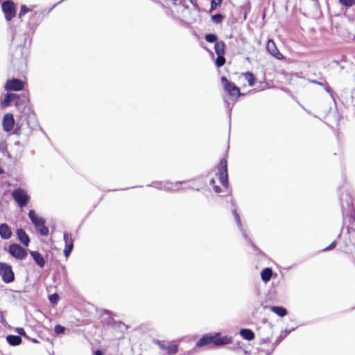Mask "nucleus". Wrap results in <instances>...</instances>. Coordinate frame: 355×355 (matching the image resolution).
Instances as JSON below:
<instances>
[{
    "mask_svg": "<svg viewBox=\"0 0 355 355\" xmlns=\"http://www.w3.org/2000/svg\"><path fill=\"white\" fill-rule=\"evenodd\" d=\"M231 339L227 336L221 337L220 334L214 335H205L196 343V346L201 347L214 343L216 345H223L230 343Z\"/></svg>",
    "mask_w": 355,
    "mask_h": 355,
    "instance_id": "1",
    "label": "nucleus"
},
{
    "mask_svg": "<svg viewBox=\"0 0 355 355\" xmlns=\"http://www.w3.org/2000/svg\"><path fill=\"white\" fill-rule=\"evenodd\" d=\"M11 196L19 207H26L31 198L27 191L22 188L13 190L11 193Z\"/></svg>",
    "mask_w": 355,
    "mask_h": 355,
    "instance_id": "2",
    "label": "nucleus"
},
{
    "mask_svg": "<svg viewBox=\"0 0 355 355\" xmlns=\"http://www.w3.org/2000/svg\"><path fill=\"white\" fill-rule=\"evenodd\" d=\"M0 275L3 282L6 284L11 283L15 279L12 267L6 263L0 262Z\"/></svg>",
    "mask_w": 355,
    "mask_h": 355,
    "instance_id": "3",
    "label": "nucleus"
},
{
    "mask_svg": "<svg viewBox=\"0 0 355 355\" xmlns=\"http://www.w3.org/2000/svg\"><path fill=\"white\" fill-rule=\"evenodd\" d=\"M219 180L224 187L227 186V160L221 159L218 164V172L217 173Z\"/></svg>",
    "mask_w": 355,
    "mask_h": 355,
    "instance_id": "4",
    "label": "nucleus"
},
{
    "mask_svg": "<svg viewBox=\"0 0 355 355\" xmlns=\"http://www.w3.org/2000/svg\"><path fill=\"white\" fill-rule=\"evenodd\" d=\"M8 252L17 259L22 260L27 256L26 250L18 244H11L8 247Z\"/></svg>",
    "mask_w": 355,
    "mask_h": 355,
    "instance_id": "5",
    "label": "nucleus"
},
{
    "mask_svg": "<svg viewBox=\"0 0 355 355\" xmlns=\"http://www.w3.org/2000/svg\"><path fill=\"white\" fill-rule=\"evenodd\" d=\"M2 11L4 13L5 18L7 21L11 20L16 14L15 4L12 1L8 0L1 4Z\"/></svg>",
    "mask_w": 355,
    "mask_h": 355,
    "instance_id": "6",
    "label": "nucleus"
},
{
    "mask_svg": "<svg viewBox=\"0 0 355 355\" xmlns=\"http://www.w3.org/2000/svg\"><path fill=\"white\" fill-rule=\"evenodd\" d=\"M221 81L224 85V89L232 97H238L241 93L239 87H237L234 83L229 82L225 77L221 78Z\"/></svg>",
    "mask_w": 355,
    "mask_h": 355,
    "instance_id": "7",
    "label": "nucleus"
},
{
    "mask_svg": "<svg viewBox=\"0 0 355 355\" xmlns=\"http://www.w3.org/2000/svg\"><path fill=\"white\" fill-rule=\"evenodd\" d=\"M24 89V82L16 78L8 80L5 89L7 91H20Z\"/></svg>",
    "mask_w": 355,
    "mask_h": 355,
    "instance_id": "8",
    "label": "nucleus"
},
{
    "mask_svg": "<svg viewBox=\"0 0 355 355\" xmlns=\"http://www.w3.org/2000/svg\"><path fill=\"white\" fill-rule=\"evenodd\" d=\"M266 49L271 55H272L277 60L283 59V55L279 51L275 43L272 40H268V42L266 44Z\"/></svg>",
    "mask_w": 355,
    "mask_h": 355,
    "instance_id": "9",
    "label": "nucleus"
},
{
    "mask_svg": "<svg viewBox=\"0 0 355 355\" xmlns=\"http://www.w3.org/2000/svg\"><path fill=\"white\" fill-rule=\"evenodd\" d=\"M182 184H186L184 182H176L175 183L172 182H164V183H159L158 186H155L157 188L159 189H163L166 191H178L180 189V185Z\"/></svg>",
    "mask_w": 355,
    "mask_h": 355,
    "instance_id": "10",
    "label": "nucleus"
},
{
    "mask_svg": "<svg viewBox=\"0 0 355 355\" xmlns=\"http://www.w3.org/2000/svg\"><path fill=\"white\" fill-rule=\"evenodd\" d=\"M15 125V120L12 114L8 113L4 115L2 120L3 128L6 132H10L12 130Z\"/></svg>",
    "mask_w": 355,
    "mask_h": 355,
    "instance_id": "11",
    "label": "nucleus"
},
{
    "mask_svg": "<svg viewBox=\"0 0 355 355\" xmlns=\"http://www.w3.org/2000/svg\"><path fill=\"white\" fill-rule=\"evenodd\" d=\"M64 241L65 243V249L64 250V254L66 257H68L73 248V240L71 239V235L68 234L67 233H64Z\"/></svg>",
    "mask_w": 355,
    "mask_h": 355,
    "instance_id": "12",
    "label": "nucleus"
},
{
    "mask_svg": "<svg viewBox=\"0 0 355 355\" xmlns=\"http://www.w3.org/2000/svg\"><path fill=\"white\" fill-rule=\"evenodd\" d=\"M18 98V95L15 94L7 93L5 95L4 99L0 101L1 107H6L9 106L12 102H16Z\"/></svg>",
    "mask_w": 355,
    "mask_h": 355,
    "instance_id": "13",
    "label": "nucleus"
},
{
    "mask_svg": "<svg viewBox=\"0 0 355 355\" xmlns=\"http://www.w3.org/2000/svg\"><path fill=\"white\" fill-rule=\"evenodd\" d=\"M340 200L343 210L345 209V204L348 209H353L352 199L348 193L342 194L340 197Z\"/></svg>",
    "mask_w": 355,
    "mask_h": 355,
    "instance_id": "14",
    "label": "nucleus"
},
{
    "mask_svg": "<svg viewBox=\"0 0 355 355\" xmlns=\"http://www.w3.org/2000/svg\"><path fill=\"white\" fill-rule=\"evenodd\" d=\"M28 215L35 227L38 226L39 225L43 223H45L44 219L42 218V217L38 216L33 209L28 211Z\"/></svg>",
    "mask_w": 355,
    "mask_h": 355,
    "instance_id": "15",
    "label": "nucleus"
},
{
    "mask_svg": "<svg viewBox=\"0 0 355 355\" xmlns=\"http://www.w3.org/2000/svg\"><path fill=\"white\" fill-rule=\"evenodd\" d=\"M12 236V232L9 226L6 223L0 225V236L3 239H8Z\"/></svg>",
    "mask_w": 355,
    "mask_h": 355,
    "instance_id": "16",
    "label": "nucleus"
},
{
    "mask_svg": "<svg viewBox=\"0 0 355 355\" xmlns=\"http://www.w3.org/2000/svg\"><path fill=\"white\" fill-rule=\"evenodd\" d=\"M31 255L32 256L33 260L35 261V263L40 267L43 268L45 265V259L42 257V255L37 252V251H31Z\"/></svg>",
    "mask_w": 355,
    "mask_h": 355,
    "instance_id": "17",
    "label": "nucleus"
},
{
    "mask_svg": "<svg viewBox=\"0 0 355 355\" xmlns=\"http://www.w3.org/2000/svg\"><path fill=\"white\" fill-rule=\"evenodd\" d=\"M17 235L18 239L25 246H28L30 242V239L27 234L22 229L17 230Z\"/></svg>",
    "mask_w": 355,
    "mask_h": 355,
    "instance_id": "18",
    "label": "nucleus"
},
{
    "mask_svg": "<svg viewBox=\"0 0 355 355\" xmlns=\"http://www.w3.org/2000/svg\"><path fill=\"white\" fill-rule=\"evenodd\" d=\"M7 342L12 346H17L21 344V338L19 336L9 335L6 337Z\"/></svg>",
    "mask_w": 355,
    "mask_h": 355,
    "instance_id": "19",
    "label": "nucleus"
},
{
    "mask_svg": "<svg viewBox=\"0 0 355 355\" xmlns=\"http://www.w3.org/2000/svg\"><path fill=\"white\" fill-rule=\"evenodd\" d=\"M240 335L247 340H251L254 338V332L249 329H241Z\"/></svg>",
    "mask_w": 355,
    "mask_h": 355,
    "instance_id": "20",
    "label": "nucleus"
},
{
    "mask_svg": "<svg viewBox=\"0 0 355 355\" xmlns=\"http://www.w3.org/2000/svg\"><path fill=\"white\" fill-rule=\"evenodd\" d=\"M272 270L271 268H264L261 272V279L264 282H268L270 279V278L272 277Z\"/></svg>",
    "mask_w": 355,
    "mask_h": 355,
    "instance_id": "21",
    "label": "nucleus"
},
{
    "mask_svg": "<svg viewBox=\"0 0 355 355\" xmlns=\"http://www.w3.org/2000/svg\"><path fill=\"white\" fill-rule=\"evenodd\" d=\"M231 204H232V207H234V209H232V214L234 215V220H235L238 227L242 231L241 223L240 217H239V215L237 213L236 209V201L234 200H233V199L231 200Z\"/></svg>",
    "mask_w": 355,
    "mask_h": 355,
    "instance_id": "22",
    "label": "nucleus"
},
{
    "mask_svg": "<svg viewBox=\"0 0 355 355\" xmlns=\"http://www.w3.org/2000/svg\"><path fill=\"white\" fill-rule=\"evenodd\" d=\"M225 42L223 41L216 42L215 44V51L217 55H224L225 53Z\"/></svg>",
    "mask_w": 355,
    "mask_h": 355,
    "instance_id": "23",
    "label": "nucleus"
},
{
    "mask_svg": "<svg viewBox=\"0 0 355 355\" xmlns=\"http://www.w3.org/2000/svg\"><path fill=\"white\" fill-rule=\"evenodd\" d=\"M270 310L274 313L281 317L285 316L287 313L286 309L282 306H271Z\"/></svg>",
    "mask_w": 355,
    "mask_h": 355,
    "instance_id": "24",
    "label": "nucleus"
},
{
    "mask_svg": "<svg viewBox=\"0 0 355 355\" xmlns=\"http://www.w3.org/2000/svg\"><path fill=\"white\" fill-rule=\"evenodd\" d=\"M35 228L42 236H46L49 234V228L45 226V223H43L38 226H35Z\"/></svg>",
    "mask_w": 355,
    "mask_h": 355,
    "instance_id": "25",
    "label": "nucleus"
},
{
    "mask_svg": "<svg viewBox=\"0 0 355 355\" xmlns=\"http://www.w3.org/2000/svg\"><path fill=\"white\" fill-rule=\"evenodd\" d=\"M245 79L248 81L250 86H252L254 84L255 78L252 73L246 72L244 73Z\"/></svg>",
    "mask_w": 355,
    "mask_h": 355,
    "instance_id": "26",
    "label": "nucleus"
},
{
    "mask_svg": "<svg viewBox=\"0 0 355 355\" xmlns=\"http://www.w3.org/2000/svg\"><path fill=\"white\" fill-rule=\"evenodd\" d=\"M223 55H217V58L216 60V65L218 67H222L225 62V59Z\"/></svg>",
    "mask_w": 355,
    "mask_h": 355,
    "instance_id": "27",
    "label": "nucleus"
},
{
    "mask_svg": "<svg viewBox=\"0 0 355 355\" xmlns=\"http://www.w3.org/2000/svg\"><path fill=\"white\" fill-rule=\"evenodd\" d=\"M168 354H175L178 351V345H171L166 347Z\"/></svg>",
    "mask_w": 355,
    "mask_h": 355,
    "instance_id": "28",
    "label": "nucleus"
},
{
    "mask_svg": "<svg viewBox=\"0 0 355 355\" xmlns=\"http://www.w3.org/2000/svg\"><path fill=\"white\" fill-rule=\"evenodd\" d=\"M217 39H218V37H217L216 35H215V34L210 33V34H207L205 35V40L208 42H211V43L216 42V43Z\"/></svg>",
    "mask_w": 355,
    "mask_h": 355,
    "instance_id": "29",
    "label": "nucleus"
},
{
    "mask_svg": "<svg viewBox=\"0 0 355 355\" xmlns=\"http://www.w3.org/2000/svg\"><path fill=\"white\" fill-rule=\"evenodd\" d=\"M224 16L221 14H216L211 16L212 21L216 24H219L223 19Z\"/></svg>",
    "mask_w": 355,
    "mask_h": 355,
    "instance_id": "30",
    "label": "nucleus"
},
{
    "mask_svg": "<svg viewBox=\"0 0 355 355\" xmlns=\"http://www.w3.org/2000/svg\"><path fill=\"white\" fill-rule=\"evenodd\" d=\"M222 0H211V11L214 10L220 5Z\"/></svg>",
    "mask_w": 355,
    "mask_h": 355,
    "instance_id": "31",
    "label": "nucleus"
},
{
    "mask_svg": "<svg viewBox=\"0 0 355 355\" xmlns=\"http://www.w3.org/2000/svg\"><path fill=\"white\" fill-rule=\"evenodd\" d=\"M339 2L343 6H347V7H350V6H353L355 3V1L354 0H339Z\"/></svg>",
    "mask_w": 355,
    "mask_h": 355,
    "instance_id": "32",
    "label": "nucleus"
},
{
    "mask_svg": "<svg viewBox=\"0 0 355 355\" xmlns=\"http://www.w3.org/2000/svg\"><path fill=\"white\" fill-rule=\"evenodd\" d=\"M65 331V328L61 325L57 324L55 327V332L57 334H64Z\"/></svg>",
    "mask_w": 355,
    "mask_h": 355,
    "instance_id": "33",
    "label": "nucleus"
},
{
    "mask_svg": "<svg viewBox=\"0 0 355 355\" xmlns=\"http://www.w3.org/2000/svg\"><path fill=\"white\" fill-rule=\"evenodd\" d=\"M32 10L30 9V8H28L26 6H22L21 7V10L19 12V17H21L22 15H25L26 13H27L29 11H31Z\"/></svg>",
    "mask_w": 355,
    "mask_h": 355,
    "instance_id": "34",
    "label": "nucleus"
},
{
    "mask_svg": "<svg viewBox=\"0 0 355 355\" xmlns=\"http://www.w3.org/2000/svg\"><path fill=\"white\" fill-rule=\"evenodd\" d=\"M154 343H155L158 347L162 349H166V346L165 345L163 341H161L159 340H155Z\"/></svg>",
    "mask_w": 355,
    "mask_h": 355,
    "instance_id": "35",
    "label": "nucleus"
},
{
    "mask_svg": "<svg viewBox=\"0 0 355 355\" xmlns=\"http://www.w3.org/2000/svg\"><path fill=\"white\" fill-rule=\"evenodd\" d=\"M49 298V301L51 303L55 304V303H57V302L59 299V297H58V294H53V295H50Z\"/></svg>",
    "mask_w": 355,
    "mask_h": 355,
    "instance_id": "36",
    "label": "nucleus"
},
{
    "mask_svg": "<svg viewBox=\"0 0 355 355\" xmlns=\"http://www.w3.org/2000/svg\"><path fill=\"white\" fill-rule=\"evenodd\" d=\"M16 332L17 334H19V335L21 336H24L25 337H27L26 334V332L24 331V329L21 327H17L16 329H15Z\"/></svg>",
    "mask_w": 355,
    "mask_h": 355,
    "instance_id": "37",
    "label": "nucleus"
},
{
    "mask_svg": "<svg viewBox=\"0 0 355 355\" xmlns=\"http://www.w3.org/2000/svg\"><path fill=\"white\" fill-rule=\"evenodd\" d=\"M336 245V241H333L328 247L325 248L323 251H328L334 249Z\"/></svg>",
    "mask_w": 355,
    "mask_h": 355,
    "instance_id": "38",
    "label": "nucleus"
},
{
    "mask_svg": "<svg viewBox=\"0 0 355 355\" xmlns=\"http://www.w3.org/2000/svg\"><path fill=\"white\" fill-rule=\"evenodd\" d=\"M214 189L216 193H220V188L218 186H214Z\"/></svg>",
    "mask_w": 355,
    "mask_h": 355,
    "instance_id": "39",
    "label": "nucleus"
},
{
    "mask_svg": "<svg viewBox=\"0 0 355 355\" xmlns=\"http://www.w3.org/2000/svg\"><path fill=\"white\" fill-rule=\"evenodd\" d=\"M96 355H103V353L100 350H96L95 352Z\"/></svg>",
    "mask_w": 355,
    "mask_h": 355,
    "instance_id": "40",
    "label": "nucleus"
},
{
    "mask_svg": "<svg viewBox=\"0 0 355 355\" xmlns=\"http://www.w3.org/2000/svg\"><path fill=\"white\" fill-rule=\"evenodd\" d=\"M214 183H215V180H214V179H211V180H210V182H209L210 185H214Z\"/></svg>",
    "mask_w": 355,
    "mask_h": 355,
    "instance_id": "41",
    "label": "nucleus"
},
{
    "mask_svg": "<svg viewBox=\"0 0 355 355\" xmlns=\"http://www.w3.org/2000/svg\"><path fill=\"white\" fill-rule=\"evenodd\" d=\"M18 49L20 51H22L24 49V46H19Z\"/></svg>",
    "mask_w": 355,
    "mask_h": 355,
    "instance_id": "42",
    "label": "nucleus"
},
{
    "mask_svg": "<svg viewBox=\"0 0 355 355\" xmlns=\"http://www.w3.org/2000/svg\"><path fill=\"white\" fill-rule=\"evenodd\" d=\"M105 313L107 314L108 316H110V311H105Z\"/></svg>",
    "mask_w": 355,
    "mask_h": 355,
    "instance_id": "43",
    "label": "nucleus"
},
{
    "mask_svg": "<svg viewBox=\"0 0 355 355\" xmlns=\"http://www.w3.org/2000/svg\"><path fill=\"white\" fill-rule=\"evenodd\" d=\"M243 236H244L245 239H247V235L245 232H243Z\"/></svg>",
    "mask_w": 355,
    "mask_h": 355,
    "instance_id": "44",
    "label": "nucleus"
},
{
    "mask_svg": "<svg viewBox=\"0 0 355 355\" xmlns=\"http://www.w3.org/2000/svg\"><path fill=\"white\" fill-rule=\"evenodd\" d=\"M184 189H190V187H189V186H185V187H184Z\"/></svg>",
    "mask_w": 355,
    "mask_h": 355,
    "instance_id": "45",
    "label": "nucleus"
},
{
    "mask_svg": "<svg viewBox=\"0 0 355 355\" xmlns=\"http://www.w3.org/2000/svg\"><path fill=\"white\" fill-rule=\"evenodd\" d=\"M33 342L34 343H38V341L36 339H33Z\"/></svg>",
    "mask_w": 355,
    "mask_h": 355,
    "instance_id": "46",
    "label": "nucleus"
},
{
    "mask_svg": "<svg viewBox=\"0 0 355 355\" xmlns=\"http://www.w3.org/2000/svg\"><path fill=\"white\" fill-rule=\"evenodd\" d=\"M290 332H291L290 330L289 331H286V334H289Z\"/></svg>",
    "mask_w": 355,
    "mask_h": 355,
    "instance_id": "47",
    "label": "nucleus"
}]
</instances>
